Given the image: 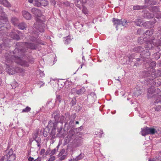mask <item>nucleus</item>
<instances>
[{
	"instance_id": "62",
	"label": "nucleus",
	"mask_w": 161,
	"mask_h": 161,
	"mask_svg": "<svg viewBox=\"0 0 161 161\" xmlns=\"http://www.w3.org/2000/svg\"><path fill=\"white\" fill-rule=\"evenodd\" d=\"M34 160V158L31 157H30L28 159V161H33Z\"/></svg>"
},
{
	"instance_id": "52",
	"label": "nucleus",
	"mask_w": 161,
	"mask_h": 161,
	"mask_svg": "<svg viewBox=\"0 0 161 161\" xmlns=\"http://www.w3.org/2000/svg\"><path fill=\"white\" fill-rule=\"evenodd\" d=\"M65 152V150L64 149H63L58 154V156L59 157L61 156L62 155H63V154Z\"/></svg>"
},
{
	"instance_id": "35",
	"label": "nucleus",
	"mask_w": 161,
	"mask_h": 161,
	"mask_svg": "<svg viewBox=\"0 0 161 161\" xmlns=\"http://www.w3.org/2000/svg\"><path fill=\"white\" fill-rule=\"evenodd\" d=\"M160 54L159 52H157L154 53L153 55V57L156 60H158L160 56Z\"/></svg>"
},
{
	"instance_id": "3",
	"label": "nucleus",
	"mask_w": 161,
	"mask_h": 161,
	"mask_svg": "<svg viewBox=\"0 0 161 161\" xmlns=\"http://www.w3.org/2000/svg\"><path fill=\"white\" fill-rule=\"evenodd\" d=\"M75 132L73 130H69L68 137L70 139L69 141L71 142L73 144L76 146H79L81 145L82 143V138L80 136L76 137L75 138Z\"/></svg>"
},
{
	"instance_id": "48",
	"label": "nucleus",
	"mask_w": 161,
	"mask_h": 161,
	"mask_svg": "<svg viewBox=\"0 0 161 161\" xmlns=\"http://www.w3.org/2000/svg\"><path fill=\"white\" fill-rule=\"evenodd\" d=\"M56 159V157L54 156H50L48 161H54Z\"/></svg>"
},
{
	"instance_id": "47",
	"label": "nucleus",
	"mask_w": 161,
	"mask_h": 161,
	"mask_svg": "<svg viewBox=\"0 0 161 161\" xmlns=\"http://www.w3.org/2000/svg\"><path fill=\"white\" fill-rule=\"evenodd\" d=\"M7 158L5 156V155L4 156H2L0 157V161H7Z\"/></svg>"
},
{
	"instance_id": "12",
	"label": "nucleus",
	"mask_w": 161,
	"mask_h": 161,
	"mask_svg": "<svg viewBox=\"0 0 161 161\" xmlns=\"http://www.w3.org/2000/svg\"><path fill=\"white\" fill-rule=\"evenodd\" d=\"M152 42H153V45L158 48L159 51H160L161 48V40L159 39H157L153 38Z\"/></svg>"
},
{
	"instance_id": "7",
	"label": "nucleus",
	"mask_w": 161,
	"mask_h": 161,
	"mask_svg": "<svg viewBox=\"0 0 161 161\" xmlns=\"http://www.w3.org/2000/svg\"><path fill=\"white\" fill-rule=\"evenodd\" d=\"M154 38L152 37L150 39L147 40L145 44L144 47L147 49V50H153L154 47L153 46V42H152Z\"/></svg>"
},
{
	"instance_id": "31",
	"label": "nucleus",
	"mask_w": 161,
	"mask_h": 161,
	"mask_svg": "<svg viewBox=\"0 0 161 161\" xmlns=\"http://www.w3.org/2000/svg\"><path fill=\"white\" fill-rule=\"evenodd\" d=\"M34 140H35L37 143V146L38 147L39 149H40L41 148V139L39 138H37V137H36L34 139Z\"/></svg>"
},
{
	"instance_id": "9",
	"label": "nucleus",
	"mask_w": 161,
	"mask_h": 161,
	"mask_svg": "<svg viewBox=\"0 0 161 161\" xmlns=\"http://www.w3.org/2000/svg\"><path fill=\"white\" fill-rule=\"evenodd\" d=\"M33 5L36 7H40L41 6H45L48 4V2L46 0H41V2L37 0H34L33 3Z\"/></svg>"
},
{
	"instance_id": "54",
	"label": "nucleus",
	"mask_w": 161,
	"mask_h": 161,
	"mask_svg": "<svg viewBox=\"0 0 161 161\" xmlns=\"http://www.w3.org/2000/svg\"><path fill=\"white\" fill-rule=\"evenodd\" d=\"M58 160H64L65 159L66 157V155H62Z\"/></svg>"
},
{
	"instance_id": "15",
	"label": "nucleus",
	"mask_w": 161,
	"mask_h": 161,
	"mask_svg": "<svg viewBox=\"0 0 161 161\" xmlns=\"http://www.w3.org/2000/svg\"><path fill=\"white\" fill-rule=\"evenodd\" d=\"M134 52L136 53H141L142 52L144 51V48L142 46H137L134 47L132 49Z\"/></svg>"
},
{
	"instance_id": "33",
	"label": "nucleus",
	"mask_w": 161,
	"mask_h": 161,
	"mask_svg": "<svg viewBox=\"0 0 161 161\" xmlns=\"http://www.w3.org/2000/svg\"><path fill=\"white\" fill-rule=\"evenodd\" d=\"M150 72V70L148 71L144 70L143 71L142 74L145 77H150L151 75Z\"/></svg>"
},
{
	"instance_id": "36",
	"label": "nucleus",
	"mask_w": 161,
	"mask_h": 161,
	"mask_svg": "<svg viewBox=\"0 0 161 161\" xmlns=\"http://www.w3.org/2000/svg\"><path fill=\"white\" fill-rule=\"evenodd\" d=\"M85 156L84 154L83 153H81L76 158L74 159V160L77 161L83 158Z\"/></svg>"
},
{
	"instance_id": "34",
	"label": "nucleus",
	"mask_w": 161,
	"mask_h": 161,
	"mask_svg": "<svg viewBox=\"0 0 161 161\" xmlns=\"http://www.w3.org/2000/svg\"><path fill=\"white\" fill-rule=\"evenodd\" d=\"M16 158V154H14L12 155L7 158L8 161H14Z\"/></svg>"
},
{
	"instance_id": "44",
	"label": "nucleus",
	"mask_w": 161,
	"mask_h": 161,
	"mask_svg": "<svg viewBox=\"0 0 161 161\" xmlns=\"http://www.w3.org/2000/svg\"><path fill=\"white\" fill-rule=\"evenodd\" d=\"M62 97L59 95H57L56 97V101H58L59 103L61 102Z\"/></svg>"
},
{
	"instance_id": "60",
	"label": "nucleus",
	"mask_w": 161,
	"mask_h": 161,
	"mask_svg": "<svg viewBox=\"0 0 161 161\" xmlns=\"http://www.w3.org/2000/svg\"><path fill=\"white\" fill-rule=\"evenodd\" d=\"M50 2L52 5H55L56 4V2L54 0H50Z\"/></svg>"
},
{
	"instance_id": "41",
	"label": "nucleus",
	"mask_w": 161,
	"mask_h": 161,
	"mask_svg": "<svg viewBox=\"0 0 161 161\" xmlns=\"http://www.w3.org/2000/svg\"><path fill=\"white\" fill-rule=\"evenodd\" d=\"M158 3V2L157 0H150V5H155Z\"/></svg>"
},
{
	"instance_id": "17",
	"label": "nucleus",
	"mask_w": 161,
	"mask_h": 161,
	"mask_svg": "<svg viewBox=\"0 0 161 161\" xmlns=\"http://www.w3.org/2000/svg\"><path fill=\"white\" fill-rule=\"evenodd\" d=\"M149 127H146L143 128H142L141 133L143 136H145L149 134Z\"/></svg>"
},
{
	"instance_id": "29",
	"label": "nucleus",
	"mask_w": 161,
	"mask_h": 161,
	"mask_svg": "<svg viewBox=\"0 0 161 161\" xmlns=\"http://www.w3.org/2000/svg\"><path fill=\"white\" fill-rule=\"evenodd\" d=\"M64 43L66 44H69L71 41L70 36H69L64 37Z\"/></svg>"
},
{
	"instance_id": "63",
	"label": "nucleus",
	"mask_w": 161,
	"mask_h": 161,
	"mask_svg": "<svg viewBox=\"0 0 161 161\" xmlns=\"http://www.w3.org/2000/svg\"><path fill=\"white\" fill-rule=\"evenodd\" d=\"M76 117V115L75 114H73L71 115L70 116V117L71 118H72L74 119H75Z\"/></svg>"
},
{
	"instance_id": "28",
	"label": "nucleus",
	"mask_w": 161,
	"mask_h": 161,
	"mask_svg": "<svg viewBox=\"0 0 161 161\" xmlns=\"http://www.w3.org/2000/svg\"><path fill=\"white\" fill-rule=\"evenodd\" d=\"M59 146V145H58L55 148L53 149L50 151V156H53V155L56 153V152L58 151Z\"/></svg>"
},
{
	"instance_id": "42",
	"label": "nucleus",
	"mask_w": 161,
	"mask_h": 161,
	"mask_svg": "<svg viewBox=\"0 0 161 161\" xmlns=\"http://www.w3.org/2000/svg\"><path fill=\"white\" fill-rule=\"evenodd\" d=\"M138 42L140 44H142L144 42V39L143 37H140L138 39Z\"/></svg>"
},
{
	"instance_id": "16",
	"label": "nucleus",
	"mask_w": 161,
	"mask_h": 161,
	"mask_svg": "<svg viewBox=\"0 0 161 161\" xmlns=\"http://www.w3.org/2000/svg\"><path fill=\"white\" fill-rule=\"evenodd\" d=\"M160 92V89L158 88H155L154 92V94L152 96L153 97H154L155 99V100L156 99H159V98L158 97L161 95H158V94Z\"/></svg>"
},
{
	"instance_id": "1",
	"label": "nucleus",
	"mask_w": 161,
	"mask_h": 161,
	"mask_svg": "<svg viewBox=\"0 0 161 161\" xmlns=\"http://www.w3.org/2000/svg\"><path fill=\"white\" fill-rule=\"evenodd\" d=\"M24 51L21 48L16 47L13 53H5V57L7 62V65L8 66L7 68L8 70V72L10 75H13L15 72H18L19 67H16L12 68V63L14 62L15 63L24 67L29 66L28 63L25 61L23 60L21 58L24 55Z\"/></svg>"
},
{
	"instance_id": "2",
	"label": "nucleus",
	"mask_w": 161,
	"mask_h": 161,
	"mask_svg": "<svg viewBox=\"0 0 161 161\" xmlns=\"http://www.w3.org/2000/svg\"><path fill=\"white\" fill-rule=\"evenodd\" d=\"M59 112V110L54 111L52 114V117L54 118V122L50 120L48 123V126L51 127H55L56 125L59 126L58 128V133L57 134L58 136H60L61 134L64 119V116H60Z\"/></svg>"
},
{
	"instance_id": "8",
	"label": "nucleus",
	"mask_w": 161,
	"mask_h": 161,
	"mask_svg": "<svg viewBox=\"0 0 161 161\" xmlns=\"http://www.w3.org/2000/svg\"><path fill=\"white\" fill-rule=\"evenodd\" d=\"M151 55L150 52L149 50H144L140 54V56L141 58L142 59L143 61H146L147 63V61L148 60Z\"/></svg>"
},
{
	"instance_id": "51",
	"label": "nucleus",
	"mask_w": 161,
	"mask_h": 161,
	"mask_svg": "<svg viewBox=\"0 0 161 161\" xmlns=\"http://www.w3.org/2000/svg\"><path fill=\"white\" fill-rule=\"evenodd\" d=\"M159 98V99H156L154 101V103H157L159 102H161V96H159L158 97Z\"/></svg>"
},
{
	"instance_id": "4",
	"label": "nucleus",
	"mask_w": 161,
	"mask_h": 161,
	"mask_svg": "<svg viewBox=\"0 0 161 161\" xmlns=\"http://www.w3.org/2000/svg\"><path fill=\"white\" fill-rule=\"evenodd\" d=\"M112 21L114 25H116L117 30H118L117 27L119 25H122L123 26L127 27L129 26L128 24L130 23V22H127L125 19H124L122 20V19H119L115 18L113 19Z\"/></svg>"
},
{
	"instance_id": "50",
	"label": "nucleus",
	"mask_w": 161,
	"mask_h": 161,
	"mask_svg": "<svg viewBox=\"0 0 161 161\" xmlns=\"http://www.w3.org/2000/svg\"><path fill=\"white\" fill-rule=\"evenodd\" d=\"M76 101L75 98H74L72 99L71 103L72 104V106L75 105L76 103Z\"/></svg>"
},
{
	"instance_id": "22",
	"label": "nucleus",
	"mask_w": 161,
	"mask_h": 161,
	"mask_svg": "<svg viewBox=\"0 0 161 161\" xmlns=\"http://www.w3.org/2000/svg\"><path fill=\"white\" fill-rule=\"evenodd\" d=\"M86 90L85 88L82 87L79 90H75V92L78 95H81L84 94Z\"/></svg>"
},
{
	"instance_id": "38",
	"label": "nucleus",
	"mask_w": 161,
	"mask_h": 161,
	"mask_svg": "<svg viewBox=\"0 0 161 161\" xmlns=\"http://www.w3.org/2000/svg\"><path fill=\"white\" fill-rule=\"evenodd\" d=\"M70 117V116L69 114L67 113L65 114V121L66 123L67 121L69 119Z\"/></svg>"
},
{
	"instance_id": "46",
	"label": "nucleus",
	"mask_w": 161,
	"mask_h": 161,
	"mask_svg": "<svg viewBox=\"0 0 161 161\" xmlns=\"http://www.w3.org/2000/svg\"><path fill=\"white\" fill-rule=\"evenodd\" d=\"M156 63L154 61H153L150 63L149 64L150 67L151 68H153L156 66Z\"/></svg>"
},
{
	"instance_id": "6",
	"label": "nucleus",
	"mask_w": 161,
	"mask_h": 161,
	"mask_svg": "<svg viewBox=\"0 0 161 161\" xmlns=\"http://www.w3.org/2000/svg\"><path fill=\"white\" fill-rule=\"evenodd\" d=\"M16 45L19 46L20 45H24L27 48L31 49H36L37 48V45L33 43L27 42H17Z\"/></svg>"
},
{
	"instance_id": "40",
	"label": "nucleus",
	"mask_w": 161,
	"mask_h": 161,
	"mask_svg": "<svg viewBox=\"0 0 161 161\" xmlns=\"http://www.w3.org/2000/svg\"><path fill=\"white\" fill-rule=\"evenodd\" d=\"M31 109L30 107H29L28 106H27L26 108L22 110V112L28 113L30 111Z\"/></svg>"
},
{
	"instance_id": "61",
	"label": "nucleus",
	"mask_w": 161,
	"mask_h": 161,
	"mask_svg": "<svg viewBox=\"0 0 161 161\" xmlns=\"http://www.w3.org/2000/svg\"><path fill=\"white\" fill-rule=\"evenodd\" d=\"M150 0H145V4H149L150 5Z\"/></svg>"
},
{
	"instance_id": "27",
	"label": "nucleus",
	"mask_w": 161,
	"mask_h": 161,
	"mask_svg": "<svg viewBox=\"0 0 161 161\" xmlns=\"http://www.w3.org/2000/svg\"><path fill=\"white\" fill-rule=\"evenodd\" d=\"M157 133V131L156 129L152 127H149V134L153 135Z\"/></svg>"
},
{
	"instance_id": "18",
	"label": "nucleus",
	"mask_w": 161,
	"mask_h": 161,
	"mask_svg": "<svg viewBox=\"0 0 161 161\" xmlns=\"http://www.w3.org/2000/svg\"><path fill=\"white\" fill-rule=\"evenodd\" d=\"M4 153V155L7 158L14 154V153L13 150L12 149H11L9 150H6Z\"/></svg>"
},
{
	"instance_id": "58",
	"label": "nucleus",
	"mask_w": 161,
	"mask_h": 161,
	"mask_svg": "<svg viewBox=\"0 0 161 161\" xmlns=\"http://www.w3.org/2000/svg\"><path fill=\"white\" fill-rule=\"evenodd\" d=\"M50 149H48L45 152V154L46 155H50Z\"/></svg>"
},
{
	"instance_id": "49",
	"label": "nucleus",
	"mask_w": 161,
	"mask_h": 161,
	"mask_svg": "<svg viewBox=\"0 0 161 161\" xmlns=\"http://www.w3.org/2000/svg\"><path fill=\"white\" fill-rule=\"evenodd\" d=\"M155 110L157 111H161V106L158 105L155 108Z\"/></svg>"
},
{
	"instance_id": "24",
	"label": "nucleus",
	"mask_w": 161,
	"mask_h": 161,
	"mask_svg": "<svg viewBox=\"0 0 161 161\" xmlns=\"http://www.w3.org/2000/svg\"><path fill=\"white\" fill-rule=\"evenodd\" d=\"M19 29L23 30L26 29L27 27V25L24 22H22L19 23L17 25Z\"/></svg>"
},
{
	"instance_id": "25",
	"label": "nucleus",
	"mask_w": 161,
	"mask_h": 161,
	"mask_svg": "<svg viewBox=\"0 0 161 161\" xmlns=\"http://www.w3.org/2000/svg\"><path fill=\"white\" fill-rule=\"evenodd\" d=\"M147 8V6L145 5L140 6L135 5L133 7V9L134 10H140L144 9Z\"/></svg>"
},
{
	"instance_id": "59",
	"label": "nucleus",
	"mask_w": 161,
	"mask_h": 161,
	"mask_svg": "<svg viewBox=\"0 0 161 161\" xmlns=\"http://www.w3.org/2000/svg\"><path fill=\"white\" fill-rule=\"evenodd\" d=\"M42 158L41 157H38L36 159L34 160L33 161H41Z\"/></svg>"
},
{
	"instance_id": "45",
	"label": "nucleus",
	"mask_w": 161,
	"mask_h": 161,
	"mask_svg": "<svg viewBox=\"0 0 161 161\" xmlns=\"http://www.w3.org/2000/svg\"><path fill=\"white\" fill-rule=\"evenodd\" d=\"M135 54H132L129 56L128 57V58L129 60V61H131L133 60V59L135 58Z\"/></svg>"
},
{
	"instance_id": "5",
	"label": "nucleus",
	"mask_w": 161,
	"mask_h": 161,
	"mask_svg": "<svg viewBox=\"0 0 161 161\" xmlns=\"http://www.w3.org/2000/svg\"><path fill=\"white\" fill-rule=\"evenodd\" d=\"M58 126L56 125L55 127H51L48 126V124L47 127L49 129H52L51 132L50 134V139L51 140H52L54 139L57 136H59L57 135L58 134ZM62 134V133L59 136Z\"/></svg>"
},
{
	"instance_id": "39",
	"label": "nucleus",
	"mask_w": 161,
	"mask_h": 161,
	"mask_svg": "<svg viewBox=\"0 0 161 161\" xmlns=\"http://www.w3.org/2000/svg\"><path fill=\"white\" fill-rule=\"evenodd\" d=\"M135 25L138 26H140L142 23V20L141 19H137L133 21Z\"/></svg>"
},
{
	"instance_id": "56",
	"label": "nucleus",
	"mask_w": 161,
	"mask_h": 161,
	"mask_svg": "<svg viewBox=\"0 0 161 161\" xmlns=\"http://www.w3.org/2000/svg\"><path fill=\"white\" fill-rule=\"evenodd\" d=\"M153 84L152 85L153 86H159L160 85V83H157V85L156 84V83L155 82V81H153Z\"/></svg>"
},
{
	"instance_id": "37",
	"label": "nucleus",
	"mask_w": 161,
	"mask_h": 161,
	"mask_svg": "<svg viewBox=\"0 0 161 161\" xmlns=\"http://www.w3.org/2000/svg\"><path fill=\"white\" fill-rule=\"evenodd\" d=\"M136 61H135V63L134 64V66H138L139 65H140L142 64V62H141V59L140 58H137L136 59Z\"/></svg>"
},
{
	"instance_id": "14",
	"label": "nucleus",
	"mask_w": 161,
	"mask_h": 161,
	"mask_svg": "<svg viewBox=\"0 0 161 161\" xmlns=\"http://www.w3.org/2000/svg\"><path fill=\"white\" fill-rule=\"evenodd\" d=\"M22 14L23 17L26 19L30 20L31 18V15L30 13L26 11H22Z\"/></svg>"
},
{
	"instance_id": "57",
	"label": "nucleus",
	"mask_w": 161,
	"mask_h": 161,
	"mask_svg": "<svg viewBox=\"0 0 161 161\" xmlns=\"http://www.w3.org/2000/svg\"><path fill=\"white\" fill-rule=\"evenodd\" d=\"M28 61L30 63H33L34 62V59L33 58H29L28 59Z\"/></svg>"
},
{
	"instance_id": "13",
	"label": "nucleus",
	"mask_w": 161,
	"mask_h": 161,
	"mask_svg": "<svg viewBox=\"0 0 161 161\" xmlns=\"http://www.w3.org/2000/svg\"><path fill=\"white\" fill-rule=\"evenodd\" d=\"M151 72L150 77L149 78L150 80H153L155 78L157 77V74L155 69L154 68H151L150 70Z\"/></svg>"
},
{
	"instance_id": "55",
	"label": "nucleus",
	"mask_w": 161,
	"mask_h": 161,
	"mask_svg": "<svg viewBox=\"0 0 161 161\" xmlns=\"http://www.w3.org/2000/svg\"><path fill=\"white\" fill-rule=\"evenodd\" d=\"M157 74V77H158L161 76V70H158Z\"/></svg>"
},
{
	"instance_id": "53",
	"label": "nucleus",
	"mask_w": 161,
	"mask_h": 161,
	"mask_svg": "<svg viewBox=\"0 0 161 161\" xmlns=\"http://www.w3.org/2000/svg\"><path fill=\"white\" fill-rule=\"evenodd\" d=\"M143 31L141 29H138L137 31V34H139V35L141 34H143Z\"/></svg>"
},
{
	"instance_id": "11",
	"label": "nucleus",
	"mask_w": 161,
	"mask_h": 161,
	"mask_svg": "<svg viewBox=\"0 0 161 161\" xmlns=\"http://www.w3.org/2000/svg\"><path fill=\"white\" fill-rule=\"evenodd\" d=\"M31 11L37 17H40L42 15L41 11L36 8H32L31 10Z\"/></svg>"
},
{
	"instance_id": "21",
	"label": "nucleus",
	"mask_w": 161,
	"mask_h": 161,
	"mask_svg": "<svg viewBox=\"0 0 161 161\" xmlns=\"http://www.w3.org/2000/svg\"><path fill=\"white\" fill-rule=\"evenodd\" d=\"M10 35L12 38L17 41L19 40L20 39L19 35L14 32H12Z\"/></svg>"
},
{
	"instance_id": "32",
	"label": "nucleus",
	"mask_w": 161,
	"mask_h": 161,
	"mask_svg": "<svg viewBox=\"0 0 161 161\" xmlns=\"http://www.w3.org/2000/svg\"><path fill=\"white\" fill-rule=\"evenodd\" d=\"M154 16V14L152 12L146 13L145 16L147 18L150 19L153 18Z\"/></svg>"
},
{
	"instance_id": "43",
	"label": "nucleus",
	"mask_w": 161,
	"mask_h": 161,
	"mask_svg": "<svg viewBox=\"0 0 161 161\" xmlns=\"http://www.w3.org/2000/svg\"><path fill=\"white\" fill-rule=\"evenodd\" d=\"M148 161H161V157H158L156 158H153L152 159H149Z\"/></svg>"
},
{
	"instance_id": "30",
	"label": "nucleus",
	"mask_w": 161,
	"mask_h": 161,
	"mask_svg": "<svg viewBox=\"0 0 161 161\" xmlns=\"http://www.w3.org/2000/svg\"><path fill=\"white\" fill-rule=\"evenodd\" d=\"M44 25L41 24L39 25V27L36 28V29L40 32H43L44 31Z\"/></svg>"
},
{
	"instance_id": "26",
	"label": "nucleus",
	"mask_w": 161,
	"mask_h": 161,
	"mask_svg": "<svg viewBox=\"0 0 161 161\" xmlns=\"http://www.w3.org/2000/svg\"><path fill=\"white\" fill-rule=\"evenodd\" d=\"M11 22L15 26L18 25V20L17 18L15 17H13L11 19Z\"/></svg>"
},
{
	"instance_id": "64",
	"label": "nucleus",
	"mask_w": 161,
	"mask_h": 161,
	"mask_svg": "<svg viewBox=\"0 0 161 161\" xmlns=\"http://www.w3.org/2000/svg\"><path fill=\"white\" fill-rule=\"evenodd\" d=\"M82 12L85 14H87V11L86 9L84 8L82 10Z\"/></svg>"
},
{
	"instance_id": "19",
	"label": "nucleus",
	"mask_w": 161,
	"mask_h": 161,
	"mask_svg": "<svg viewBox=\"0 0 161 161\" xmlns=\"http://www.w3.org/2000/svg\"><path fill=\"white\" fill-rule=\"evenodd\" d=\"M0 3L7 7H11V4L7 0H0Z\"/></svg>"
},
{
	"instance_id": "23",
	"label": "nucleus",
	"mask_w": 161,
	"mask_h": 161,
	"mask_svg": "<svg viewBox=\"0 0 161 161\" xmlns=\"http://www.w3.org/2000/svg\"><path fill=\"white\" fill-rule=\"evenodd\" d=\"M155 90V87H150L148 89V95L149 97H152L151 95L152 94H154V92Z\"/></svg>"
},
{
	"instance_id": "20",
	"label": "nucleus",
	"mask_w": 161,
	"mask_h": 161,
	"mask_svg": "<svg viewBox=\"0 0 161 161\" xmlns=\"http://www.w3.org/2000/svg\"><path fill=\"white\" fill-rule=\"evenodd\" d=\"M153 30L152 29L150 31L149 30H147L146 32L145 33L143 34L144 35V36L146 38H148L150 36H152L153 34Z\"/></svg>"
},
{
	"instance_id": "10",
	"label": "nucleus",
	"mask_w": 161,
	"mask_h": 161,
	"mask_svg": "<svg viewBox=\"0 0 161 161\" xmlns=\"http://www.w3.org/2000/svg\"><path fill=\"white\" fill-rule=\"evenodd\" d=\"M156 22V20L155 19H154L153 20L145 22L142 24V25L146 28H150L153 27V25Z\"/></svg>"
}]
</instances>
